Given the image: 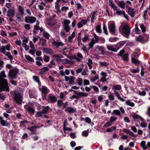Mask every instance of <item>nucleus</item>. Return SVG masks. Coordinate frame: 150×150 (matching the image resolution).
I'll list each match as a JSON object with an SVG mask.
<instances>
[{"mask_svg": "<svg viewBox=\"0 0 150 150\" xmlns=\"http://www.w3.org/2000/svg\"><path fill=\"white\" fill-rule=\"evenodd\" d=\"M122 89L121 86L118 84L114 85L112 87V89L114 91L120 90Z\"/></svg>", "mask_w": 150, "mask_h": 150, "instance_id": "nucleus-21", "label": "nucleus"}, {"mask_svg": "<svg viewBox=\"0 0 150 150\" xmlns=\"http://www.w3.org/2000/svg\"><path fill=\"white\" fill-rule=\"evenodd\" d=\"M15 12V8L14 7L10 8L7 11V16L8 17H13L14 16Z\"/></svg>", "mask_w": 150, "mask_h": 150, "instance_id": "nucleus-10", "label": "nucleus"}, {"mask_svg": "<svg viewBox=\"0 0 150 150\" xmlns=\"http://www.w3.org/2000/svg\"><path fill=\"white\" fill-rule=\"evenodd\" d=\"M4 54H5L6 56H7L8 57L9 59L11 60V63H13V61L12 60L13 59V56L11 55V53L9 52H8L5 53H4Z\"/></svg>", "mask_w": 150, "mask_h": 150, "instance_id": "nucleus-26", "label": "nucleus"}, {"mask_svg": "<svg viewBox=\"0 0 150 150\" xmlns=\"http://www.w3.org/2000/svg\"><path fill=\"white\" fill-rule=\"evenodd\" d=\"M122 57L124 61H127L129 60V54L127 53H126L123 54Z\"/></svg>", "mask_w": 150, "mask_h": 150, "instance_id": "nucleus-30", "label": "nucleus"}, {"mask_svg": "<svg viewBox=\"0 0 150 150\" xmlns=\"http://www.w3.org/2000/svg\"><path fill=\"white\" fill-rule=\"evenodd\" d=\"M0 52L1 53H3L4 54V53H5L6 52L5 50V46H2L0 48Z\"/></svg>", "mask_w": 150, "mask_h": 150, "instance_id": "nucleus-40", "label": "nucleus"}, {"mask_svg": "<svg viewBox=\"0 0 150 150\" xmlns=\"http://www.w3.org/2000/svg\"><path fill=\"white\" fill-rule=\"evenodd\" d=\"M109 99L110 100H113L114 99V98L113 95L112 94H110L108 96Z\"/></svg>", "mask_w": 150, "mask_h": 150, "instance_id": "nucleus-62", "label": "nucleus"}, {"mask_svg": "<svg viewBox=\"0 0 150 150\" xmlns=\"http://www.w3.org/2000/svg\"><path fill=\"white\" fill-rule=\"evenodd\" d=\"M34 80L38 83H39L40 81L39 78L38 76H33Z\"/></svg>", "mask_w": 150, "mask_h": 150, "instance_id": "nucleus-55", "label": "nucleus"}, {"mask_svg": "<svg viewBox=\"0 0 150 150\" xmlns=\"http://www.w3.org/2000/svg\"><path fill=\"white\" fill-rule=\"evenodd\" d=\"M64 111L70 113H73L76 112V108L71 107H67L65 109Z\"/></svg>", "mask_w": 150, "mask_h": 150, "instance_id": "nucleus-15", "label": "nucleus"}, {"mask_svg": "<svg viewBox=\"0 0 150 150\" xmlns=\"http://www.w3.org/2000/svg\"><path fill=\"white\" fill-rule=\"evenodd\" d=\"M99 78V76L98 75L95 76L94 78H93L91 79V81L93 82H94L96 80Z\"/></svg>", "mask_w": 150, "mask_h": 150, "instance_id": "nucleus-60", "label": "nucleus"}, {"mask_svg": "<svg viewBox=\"0 0 150 150\" xmlns=\"http://www.w3.org/2000/svg\"><path fill=\"white\" fill-rule=\"evenodd\" d=\"M131 71V72L136 73H139V68L137 67V69H133Z\"/></svg>", "mask_w": 150, "mask_h": 150, "instance_id": "nucleus-47", "label": "nucleus"}, {"mask_svg": "<svg viewBox=\"0 0 150 150\" xmlns=\"http://www.w3.org/2000/svg\"><path fill=\"white\" fill-rule=\"evenodd\" d=\"M9 91V88L8 86H0V92L3 91ZM5 96L3 93H0V99L4 100L5 99Z\"/></svg>", "mask_w": 150, "mask_h": 150, "instance_id": "nucleus-4", "label": "nucleus"}, {"mask_svg": "<svg viewBox=\"0 0 150 150\" xmlns=\"http://www.w3.org/2000/svg\"><path fill=\"white\" fill-rule=\"evenodd\" d=\"M0 123L3 126L8 127H9L11 124L9 122L4 120L2 117L0 116Z\"/></svg>", "mask_w": 150, "mask_h": 150, "instance_id": "nucleus-11", "label": "nucleus"}, {"mask_svg": "<svg viewBox=\"0 0 150 150\" xmlns=\"http://www.w3.org/2000/svg\"><path fill=\"white\" fill-rule=\"evenodd\" d=\"M119 38H109V41L110 42H114L117 41Z\"/></svg>", "mask_w": 150, "mask_h": 150, "instance_id": "nucleus-45", "label": "nucleus"}, {"mask_svg": "<svg viewBox=\"0 0 150 150\" xmlns=\"http://www.w3.org/2000/svg\"><path fill=\"white\" fill-rule=\"evenodd\" d=\"M113 123H111L110 121L106 122L104 125L103 127H107L111 126L112 125Z\"/></svg>", "mask_w": 150, "mask_h": 150, "instance_id": "nucleus-41", "label": "nucleus"}, {"mask_svg": "<svg viewBox=\"0 0 150 150\" xmlns=\"http://www.w3.org/2000/svg\"><path fill=\"white\" fill-rule=\"evenodd\" d=\"M95 39H93V42H95L96 43L98 42L99 39H100L97 36H94Z\"/></svg>", "mask_w": 150, "mask_h": 150, "instance_id": "nucleus-57", "label": "nucleus"}, {"mask_svg": "<svg viewBox=\"0 0 150 150\" xmlns=\"http://www.w3.org/2000/svg\"><path fill=\"white\" fill-rule=\"evenodd\" d=\"M6 77L5 71H2L0 73V86H8L7 80L5 79Z\"/></svg>", "mask_w": 150, "mask_h": 150, "instance_id": "nucleus-1", "label": "nucleus"}, {"mask_svg": "<svg viewBox=\"0 0 150 150\" xmlns=\"http://www.w3.org/2000/svg\"><path fill=\"white\" fill-rule=\"evenodd\" d=\"M149 37L148 35H145L143 37L142 35H139L136 37L135 40L137 42H146L149 41Z\"/></svg>", "mask_w": 150, "mask_h": 150, "instance_id": "nucleus-5", "label": "nucleus"}, {"mask_svg": "<svg viewBox=\"0 0 150 150\" xmlns=\"http://www.w3.org/2000/svg\"><path fill=\"white\" fill-rule=\"evenodd\" d=\"M123 12L124 13L125 12L123 10L122 11H119L117 10L116 12V13L117 14L119 15L120 16H121L122 14L123 15Z\"/></svg>", "mask_w": 150, "mask_h": 150, "instance_id": "nucleus-50", "label": "nucleus"}, {"mask_svg": "<svg viewBox=\"0 0 150 150\" xmlns=\"http://www.w3.org/2000/svg\"><path fill=\"white\" fill-rule=\"evenodd\" d=\"M90 87L93 88L94 91L95 92H99L98 88L97 87L93 86H90Z\"/></svg>", "mask_w": 150, "mask_h": 150, "instance_id": "nucleus-51", "label": "nucleus"}, {"mask_svg": "<svg viewBox=\"0 0 150 150\" xmlns=\"http://www.w3.org/2000/svg\"><path fill=\"white\" fill-rule=\"evenodd\" d=\"M89 129L87 130H85L82 132V135L84 137H87L88 136L89 133Z\"/></svg>", "mask_w": 150, "mask_h": 150, "instance_id": "nucleus-39", "label": "nucleus"}, {"mask_svg": "<svg viewBox=\"0 0 150 150\" xmlns=\"http://www.w3.org/2000/svg\"><path fill=\"white\" fill-rule=\"evenodd\" d=\"M52 45L56 47L57 48H58L59 47L63 46L64 45L63 42H59L55 41H54L52 43Z\"/></svg>", "mask_w": 150, "mask_h": 150, "instance_id": "nucleus-16", "label": "nucleus"}, {"mask_svg": "<svg viewBox=\"0 0 150 150\" xmlns=\"http://www.w3.org/2000/svg\"><path fill=\"white\" fill-rule=\"evenodd\" d=\"M25 110L28 111L29 113L33 114L35 112V110L34 108L27 105H25L24 106Z\"/></svg>", "mask_w": 150, "mask_h": 150, "instance_id": "nucleus-17", "label": "nucleus"}, {"mask_svg": "<svg viewBox=\"0 0 150 150\" xmlns=\"http://www.w3.org/2000/svg\"><path fill=\"white\" fill-rule=\"evenodd\" d=\"M109 31L112 35H115L116 32V29H109Z\"/></svg>", "mask_w": 150, "mask_h": 150, "instance_id": "nucleus-48", "label": "nucleus"}, {"mask_svg": "<svg viewBox=\"0 0 150 150\" xmlns=\"http://www.w3.org/2000/svg\"><path fill=\"white\" fill-rule=\"evenodd\" d=\"M99 64L101 66H104L106 67L109 64L106 62H100Z\"/></svg>", "mask_w": 150, "mask_h": 150, "instance_id": "nucleus-44", "label": "nucleus"}, {"mask_svg": "<svg viewBox=\"0 0 150 150\" xmlns=\"http://www.w3.org/2000/svg\"><path fill=\"white\" fill-rule=\"evenodd\" d=\"M117 5L121 8L124 9L125 8V3L123 1H119L117 4Z\"/></svg>", "mask_w": 150, "mask_h": 150, "instance_id": "nucleus-31", "label": "nucleus"}, {"mask_svg": "<svg viewBox=\"0 0 150 150\" xmlns=\"http://www.w3.org/2000/svg\"><path fill=\"white\" fill-rule=\"evenodd\" d=\"M107 48L108 50L114 52H117V49H116L114 48L112 45H106Z\"/></svg>", "mask_w": 150, "mask_h": 150, "instance_id": "nucleus-22", "label": "nucleus"}, {"mask_svg": "<svg viewBox=\"0 0 150 150\" xmlns=\"http://www.w3.org/2000/svg\"><path fill=\"white\" fill-rule=\"evenodd\" d=\"M138 93L139 95L142 96H144L146 95V93L144 90H143L142 91H139Z\"/></svg>", "mask_w": 150, "mask_h": 150, "instance_id": "nucleus-54", "label": "nucleus"}, {"mask_svg": "<svg viewBox=\"0 0 150 150\" xmlns=\"http://www.w3.org/2000/svg\"><path fill=\"white\" fill-rule=\"evenodd\" d=\"M135 12L134 9L131 7H129L128 13L131 17H134Z\"/></svg>", "mask_w": 150, "mask_h": 150, "instance_id": "nucleus-18", "label": "nucleus"}, {"mask_svg": "<svg viewBox=\"0 0 150 150\" xmlns=\"http://www.w3.org/2000/svg\"><path fill=\"white\" fill-rule=\"evenodd\" d=\"M70 22L69 20H64V28H69V24Z\"/></svg>", "mask_w": 150, "mask_h": 150, "instance_id": "nucleus-24", "label": "nucleus"}, {"mask_svg": "<svg viewBox=\"0 0 150 150\" xmlns=\"http://www.w3.org/2000/svg\"><path fill=\"white\" fill-rule=\"evenodd\" d=\"M47 71V67H44L41 69L39 73L42 74H45Z\"/></svg>", "mask_w": 150, "mask_h": 150, "instance_id": "nucleus-36", "label": "nucleus"}, {"mask_svg": "<svg viewBox=\"0 0 150 150\" xmlns=\"http://www.w3.org/2000/svg\"><path fill=\"white\" fill-rule=\"evenodd\" d=\"M97 48L98 50L101 51V54L104 55H107L108 54L109 52L107 51H105V48L103 46H97Z\"/></svg>", "mask_w": 150, "mask_h": 150, "instance_id": "nucleus-12", "label": "nucleus"}, {"mask_svg": "<svg viewBox=\"0 0 150 150\" xmlns=\"http://www.w3.org/2000/svg\"><path fill=\"white\" fill-rule=\"evenodd\" d=\"M83 83L84 86L88 85L90 84V82L88 80L85 79L83 80Z\"/></svg>", "mask_w": 150, "mask_h": 150, "instance_id": "nucleus-49", "label": "nucleus"}, {"mask_svg": "<svg viewBox=\"0 0 150 150\" xmlns=\"http://www.w3.org/2000/svg\"><path fill=\"white\" fill-rule=\"evenodd\" d=\"M47 98V101L49 103H54L56 102L57 100V97L53 96L52 94H49Z\"/></svg>", "mask_w": 150, "mask_h": 150, "instance_id": "nucleus-7", "label": "nucleus"}, {"mask_svg": "<svg viewBox=\"0 0 150 150\" xmlns=\"http://www.w3.org/2000/svg\"><path fill=\"white\" fill-rule=\"evenodd\" d=\"M19 71L18 69L16 67L10 69L8 75L9 79H10L11 78H16Z\"/></svg>", "mask_w": 150, "mask_h": 150, "instance_id": "nucleus-2", "label": "nucleus"}, {"mask_svg": "<svg viewBox=\"0 0 150 150\" xmlns=\"http://www.w3.org/2000/svg\"><path fill=\"white\" fill-rule=\"evenodd\" d=\"M29 44L30 46V47L32 49H35V47L32 41L30 42Z\"/></svg>", "mask_w": 150, "mask_h": 150, "instance_id": "nucleus-58", "label": "nucleus"}, {"mask_svg": "<svg viewBox=\"0 0 150 150\" xmlns=\"http://www.w3.org/2000/svg\"><path fill=\"white\" fill-rule=\"evenodd\" d=\"M25 56L26 59L29 62H34L33 59L29 55H25Z\"/></svg>", "mask_w": 150, "mask_h": 150, "instance_id": "nucleus-32", "label": "nucleus"}, {"mask_svg": "<svg viewBox=\"0 0 150 150\" xmlns=\"http://www.w3.org/2000/svg\"><path fill=\"white\" fill-rule=\"evenodd\" d=\"M125 52V50L122 49L121 50L119 53L117 54V56H122Z\"/></svg>", "mask_w": 150, "mask_h": 150, "instance_id": "nucleus-46", "label": "nucleus"}, {"mask_svg": "<svg viewBox=\"0 0 150 150\" xmlns=\"http://www.w3.org/2000/svg\"><path fill=\"white\" fill-rule=\"evenodd\" d=\"M114 93L118 99L122 102H124L125 101V100L124 98L120 97V95L118 91H114Z\"/></svg>", "mask_w": 150, "mask_h": 150, "instance_id": "nucleus-19", "label": "nucleus"}, {"mask_svg": "<svg viewBox=\"0 0 150 150\" xmlns=\"http://www.w3.org/2000/svg\"><path fill=\"white\" fill-rule=\"evenodd\" d=\"M63 129V130L64 131V132L65 133H66L65 131H71L72 130V129L71 128H68L65 127H64Z\"/></svg>", "mask_w": 150, "mask_h": 150, "instance_id": "nucleus-53", "label": "nucleus"}, {"mask_svg": "<svg viewBox=\"0 0 150 150\" xmlns=\"http://www.w3.org/2000/svg\"><path fill=\"white\" fill-rule=\"evenodd\" d=\"M74 93L75 94H77L76 95V99H79L81 97L87 96H88V93H86L77 92L76 91H74Z\"/></svg>", "mask_w": 150, "mask_h": 150, "instance_id": "nucleus-9", "label": "nucleus"}, {"mask_svg": "<svg viewBox=\"0 0 150 150\" xmlns=\"http://www.w3.org/2000/svg\"><path fill=\"white\" fill-rule=\"evenodd\" d=\"M130 29H119L121 33L123 34L127 38H128L130 32Z\"/></svg>", "mask_w": 150, "mask_h": 150, "instance_id": "nucleus-6", "label": "nucleus"}, {"mask_svg": "<svg viewBox=\"0 0 150 150\" xmlns=\"http://www.w3.org/2000/svg\"><path fill=\"white\" fill-rule=\"evenodd\" d=\"M43 29H34L33 30V33L35 34H37L38 33L37 31L39 30L41 32H42L43 30Z\"/></svg>", "mask_w": 150, "mask_h": 150, "instance_id": "nucleus-56", "label": "nucleus"}, {"mask_svg": "<svg viewBox=\"0 0 150 150\" xmlns=\"http://www.w3.org/2000/svg\"><path fill=\"white\" fill-rule=\"evenodd\" d=\"M116 129V127L115 126H112L110 128H108L106 130V132H112L113 130H115Z\"/></svg>", "mask_w": 150, "mask_h": 150, "instance_id": "nucleus-37", "label": "nucleus"}, {"mask_svg": "<svg viewBox=\"0 0 150 150\" xmlns=\"http://www.w3.org/2000/svg\"><path fill=\"white\" fill-rule=\"evenodd\" d=\"M40 40L41 42L42 45L43 47H45L46 45V40L42 38H40Z\"/></svg>", "mask_w": 150, "mask_h": 150, "instance_id": "nucleus-33", "label": "nucleus"}, {"mask_svg": "<svg viewBox=\"0 0 150 150\" xmlns=\"http://www.w3.org/2000/svg\"><path fill=\"white\" fill-rule=\"evenodd\" d=\"M24 20L26 23H33L36 21V18L33 16H28L25 17Z\"/></svg>", "mask_w": 150, "mask_h": 150, "instance_id": "nucleus-8", "label": "nucleus"}, {"mask_svg": "<svg viewBox=\"0 0 150 150\" xmlns=\"http://www.w3.org/2000/svg\"><path fill=\"white\" fill-rule=\"evenodd\" d=\"M89 39V36H85L82 39V41L83 42H86L87 40Z\"/></svg>", "mask_w": 150, "mask_h": 150, "instance_id": "nucleus-64", "label": "nucleus"}, {"mask_svg": "<svg viewBox=\"0 0 150 150\" xmlns=\"http://www.w3.org/2000/svg\"><path fill=\"white\" fill-rule=\"evenodd\" d=\"M75 79V78L73 76H71L69 81L68 82V84L69 85L75 84H76L74 82V80Z\"/></svg>", "mask_w": 150, "mask_h": 150, "instance_id": "nucleus-27", "label": "nucleus"}, {"mask_svg": "<svg viewBox=\"0 0 150 150\" xmlns=\"http://www.w3.org/2000/svg\"><path fill=\"white\" fill-rule=\"evenodd\" d=\"M127 105L130 106L131 107H133L134 106L135 104L134 103L131 102V100H127L125 103Z\"/></svg>", "mask_w": 150, "mask_h": 150, "instance_id": "nucleus-29", "label": "nucleus"}, {"mask_svg": "<svg viewBox=\"0 0 150 150\" xmlns=\"http://www.w3.org/2000/svg\"><path fill=\"white\" fill-rule=\"evenodd\" d=\"M93 38L92 39L91 41L90 42L89 44V49H91L93 47L95 43V42H93Z\"/></svg>", "mask_w": 150, "mask_h": 150, "instance_id": "nucleus-42", "label": "nucleus"}, {"mask_svg": "<svg viewBox=\"0 0 150 150\" xmlns=\"http://www.w3.org/2000/svg\"><path fill=\"white\" fill-rule=\"evenodd\" d=\"M43 110L42 112H38L36 115L37 117H39L42 116L43 114H45L47 112V107H42Z\"/></svg>", "mask_w": 150, "mask_h": 150, "instance_id": "nucleus-14", "label": "nucleus"}, {"mask_svg": "<svg viewBox=\"0 0 150 150\" xmlns=\"http://www.w3.org/2000/svg\"><path fill=\"white\" fill-rule=\"evenodd\" d=\"M146 144V142L144 141H142L141 143V146L143 150H146L147 149V147Z\"/></svg>", "mask_w": 150, "mask_h": 150, "instance_id": "nucleus-28", "label": "nucleus"}, {"mask_svg": "<svg viewBox=\"0 0 150 150\" xmlns=\"http://www.w3.org/2000/svg\"><path fill=\"white\" fill-rule=\"evenodd\" d=\"M23 96L20 93H17L15 94L14 99L17 104L20 105L22 102Z\"/></svg>", "mask_w": 150, "mask_h": 150, "instance_id": "nucleus-3", "label": "nucleus"}, {"mask_svg": "<svg viewBox=\"0 0 150 150\" xmlns=\"http://www.w3.org/2000/svg\"><path fill=\"white\" fill-rule=\"evenodd\" d=\"M42 96L44 100H47L46 95L47 93V88L46 87L42 86Z\"/></svg>", "mask_w": 150, "mask_h": 150, "instance_id": "nucleus-13", "label": "nucleus"}, {"mask_svg": "<svg viewBox=\"0 0 150 150\" xmlns=\"http://www.w3.org/2000/svg\"><path fill=\"white\" fill-rule=\"evenodd\" d=\"M134 29H135L136 33L137 34H140L142 33V31L139 30V29H134L133 30V31H134Z\"/></svg>", "mask_w": 150, "mask_h": 150, "instance_id": "nucleus-59", "label": "nucleus"}, {"mask_svg": "<svg viewBox=\"0 0 150 150\" xmlns=\"http://www.w3.org/2000/svg\"><path fill=\"white\" fill-rule=\"evenodd\" d=\"M56 21H54L53 19V18H50L49 21L47 19V25H49L50 26L54 25L56 24Z\"/></svg>", "mask_w": 150, "mask_h": 150, "instance_id": "nucleus-23", "label": "nucleus"}, {"mask_svg": "<svg viewBox=\"0 0 150 150\" xmlns=\"http://www.w3.org/2000/svg\"><path fill=\"white\" fill-rule=\"evenodd\" d=\"M131 62L132 63L135 64L136 66H137L141 62L140 61L133 57L131 58Z\"/></svg>", "mask_w": 150, "mask_h": 150, "instance_id": "nucleus-20", "label": "nucleus"}, {"mask_svg": "<svg viewBox=\"0 0 150 150\" xmlns=\"http://www.w3.org/2000/svg\"><path fill=\"white\" fill-rule=\"evenodd\" d=\"M18 10L19 12L22 15L24 14V8L21 5H19L18 7Z\"/></svg>", "mask_w": 150, "mask_h": 150, "instance_id": "nucleus-34", "label": "nucleus"}, {"mask_svg": "<svg viewBox=\"0 0 150 150\" xmlns=\"http://www.w3.org/2000/svg\"><path fill=\"white\" fill-rule=\"evenodd\" d=\"M85 121L88 123H90L91 122V119L88 117H86Z\"/></svg>", "mask_w": 150, "mask_h": 150, "instance_id": "nucleus-61", "label": "nucleus"}, {"mask_svg": "<svg viewBox=\"0 0 150 150\" xmlns=\"http://www.w3.org/2000/svg\"><path fill=\"white\" fill-rule=\"evenodd\" d=\"M128 137V136L127 135H123L121 137V138L123 139L126 140L127 139Z\"/></svg>", "mask_w": 150, "mask_h": 150, "instance_id": "nucleus-63", "label": "nucleus"}, {"mask_svg": "<svg viewBox=\"0 0 150 150\" xmlns=\"http://www.w3.org/2000/svg\"><path fill=\"white\" fill-rule=\"evenodd\" d=\"M76 81L79 86H81L82 85L83 81L82 78H78L76 79Z\"/></svg>", "mask_w": 150, "mask_h": 150, "instance_id": "nucleus-38", "label": "nucleus"}, {"mask_svg": "<svg viewBox=\"0 0 150 150\" xmlns=\"http://www.w3.org/2000/svg\"><path fill=\"white\" fill-rule=\"evenodd\" d=\"M114 114L119 116L121 115L120 111L118 110H114L113 111V112L111 114L113 115Z\"/></svg>", "mask_w": 150, "mask_h": 150, "instance_id": "nucleus-35", "label": "nucleus"}, {"mask_svg": "<svg viewBox=\"0 0 150 150\" xmlns=\"http://www.w3.org/2000/svg\"><path fill=\"white\" fill-rule=\"evenodd\" d=\"M63 104V101L62 100H59L57 102V106L58 107H60Z\"/></svg>", "mask_w": 150, "mask_h": 150, "instance_id": "nucleus-43", "label": "nucleus"}, {"mask_svg": "<svg viewBox=\"0 0 150 150\" xmlns=\"http://www.w3.org/2000/svg\"><path fill=\"white\" fill-rule=\"evenodd\" d=\"M117 119V117H114L113 116H111L110 118V121L112 123L113 122L115 121Z\"/></svg>", "mask_w": 150, "mask_h": 150, "instance_id": "nucleus-52", "label": "nucleus"}, {"mask_svg": "<svg viewBox=\"0 0 150 150\" xmlns=\"http://www.w3.org/2000/svg\"><path fill=\"white\" fill-rule=\"evenodd\" d=\"M22 14L19 13H17L16 14V18L19 21H23V17Z\"/></svg>", "mask_w": 150, "mask_h": 150, "instance_id": "nucleus-25", "label": "nucleus"}]
</instances>
